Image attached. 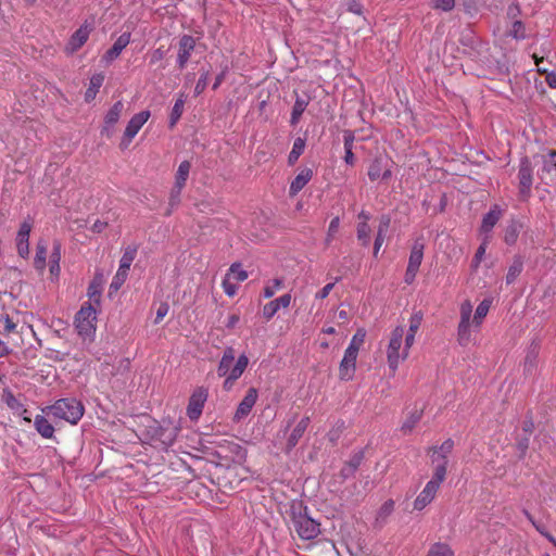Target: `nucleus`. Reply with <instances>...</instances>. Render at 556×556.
Instances as JSON below:
<instances>
[{
  "mask_svg": "<svg viewBox=\"0 0 556 556\" xmlns=\"http://www.w3.org/2000/svg\"><path fill=\"white\" fill-rule=\"evenodd\" d=\"M130 43V34L123 33L114 42V45L103 54L102 62L109 64L116 60L122 51Z\"/></svg>",
  "mask_w": 556,
  "mask_h": 556,
  "instance_id": "obj_19",
  "label": "nucleus"
},
{
  "mask_svg": "<svg viewBox=\"0 0 556 556\" xmlns=\"http://www.w3.org/2000/svg\"><path fill=\"white\" fill-rule=\"evenodd\" d=\"M185 106V100L182 97L178 98L172 109L169 116V126L174 127L182 115Z\"/></svg>",
  "mask_w": 556,
  "mask_h": 556,
  "instance_id": "obj_43",
  "label": "nucleus"
},
{
  "mask_svg": "<svg viewBox=\"0 0 556 556\" xmlns=\"http://www.w3.org/2000/svg\"><path fill=\"white\" fill-rule=\"evenodd\" d=\"M427 556H454V552L445 543H435L431 546Z\"/></svg>",
  "mask_w": 556,
  "mask_h": 556,
  "instance_id": "obj_44",
  "label": "nucleus"
},
{
  "mask_svg": "<svg viewBox=\"0 0 556 556\" xmlns=\"http://www.w3.org/2000/svg\"><path fill=\"white\" fill-rule=\"evenodd\" d=\"M509 35L515 39H523L526 37V28L522 22L516 21L513 24Z\"/></svg>",
  "mask_w": 556,
  "mask_h": 556,
  "instance_id": "obj_53",
  "label": "nucleus"
},
{
  "mask_svg": "<svg viewBox=\"0 0 556 556\" xmlns=\"http://www.w3.org/2000/svg\"><path fill=\"white\" fill-rule=\"evenodd\" d=\"M257 397H258L257 390L253 387L250 388L247 391L244 397L239 403V405L233 414V417H232L233 422H240V421L244 420L250 415L253 406L255 405V403L257 401Z\"/></svg>",
  "mask_w": 556,
  "mask_h": 556,
  "instance_id": "obj_12",
  "label": "nucleus"
},
{
  "mask_svg": "<svg viewBox=\"0 0 556 556\" xmlns=\"http://www.w3.org/2000/svg\"><path fill=\"white\" fill-rule=\"evenodd\" d=\"M290 528L300 539L308 541L320 533V525L307 515V507L302 503H292L289 509Z\"/></svg>",
  "mask_w": 556,
  "mask_h": 556,
  "instance_id": "obj_3",
  "label": "nucleus"
},
{
  "mask_svg": "<svg viewBox=\"0 0 556 556\" xmlns=\"http://www.w3.org/2000/svg\"><path fill=\"white\" fill-rule=\"evenodd\" d=\"M392 160L387 154L376 155L367 167V176L371 182L388 181L392 177Z\"/></svg>",
  "mask_w": 556,
  "mask_h": 556,
  "instance_id": "obj_6",
  "label": "nucleus"
},
{
  "mask_svg": "<svg viewBox=\"0 0 556 556\" xmlns=\"http://www.w3.org/2000/svg\"><path fill=\"white\" fill-rule=\"evenodd\" d=\"M33 229L31 218H26L20 226L16 235V249L21 257L26 258L29 255V236Z\"/></svg>",
  "mask_w": 556,
  "mask_h": 556,
  "instance_id": "obj_13",
  "label": "nucleus"
},
{
  "mask_svg": "<svg viewBox=\"0 0 556 556\" xmlns=\"http://www.w3.org/2000/svg\"><path fill=\"white\" fill-rule=\"evenodd\" d=\"M355 137L351 130H345L343 134L344 150H353Z\"/></svg>",
  "mask_w": 556,
  "mask_h": 556,
  "instance_id": "obj_60",
  "label": "nucleus"
},
{
  "mask_svg": "<svg viewBox=\"0 0 556 556\" xmlns=\"http://www.w3.org/2000/svg\"><path fill=\"white\" fill-rule=\"evenodd\" d=\"M525 515L528 518V520L532 523V526L536 529L538 532H540L543 536L547 533L545 528L542 525L538 523L528 510H525Z\"/></svg>",
  "mask_w": 556,
  "mask_h": 556,
  "instance_id": "obj_62",
  "label": "nucleus"
},
{
  "mask_svg": "<svg viewBox=\"0 0 556 556\" xmlns=\"http://www.w3.org/2000/svg\"><path fill=\"white\" fill-rule=\"evenodd\" d=\"M128 276V270L119 268L117 269L115 276L112 279V282L110 285V295L113 292H117L121 287L124 285Z\"/></svg>",
  "mask_w": 556,
  "mask_h": 556,
  "instance_id": "obj_39",
  "label": "nucleus"
},
{
  "mask_svg": "<svg viewBox=\"0 0 556 556\" xmlns=\"http://www.w3.org/2000/svg\"><path fill=\"white\" fill-rule=\"evenodd\" d=\"M96 308L84 304L75 316V327L81 337H89L96 331Z\"/></svg>",
  "mask_w": 556,
  "mask_h": 556,
  "instance_id": "obj_7",
  "label": "nucleus"
},
{
  "mask_svg": "<svg viewBox=\"0 0 556 556\" xmlns=\"http://www.w3.org/2000/svg\"><path fill=\"white\" fill-rule=\"evenodd\" d=\"M195 46L197 39L191 35H182L179 38L177 49V66L179 70H184L187 66Z\"/></svg>",
  "mask_w": 556,
  "mask_h": 556,
  "instance_id": "obj_10",
  "label": "nucleus"
},
{
  "mask_svg": "<svg viewBox=\"0 0 556 556\" xmlns=\"http://www.w3.org/2000/svg\"><path fill=\"white\" fill-rule=\"evenodd\" d=\"M489 241H490V236H484L480 247L477 249L476 254L473 256V260H472L473 268H478L480 263L482 262L485 251H486V248H488V244H489Z\"/></svg>",
  "mask_w": 556,
  "mask_h": 556,
  "instance_id": "obj_45",
  "label": "nucleus"
},
{
  "mask_svg": "<svg viewBox=\"0 0 556 556\" xmlns=\"http://www.w3.org/2000/svg\"><path fill=\"white\" fill-rule=\"evenodd\" d=\"M182 189H176L175 187L170 191L169 195V205L172 207L177 206L180 202V193Z\"/></svg>",
  "mask_w": 556,
  "mask_h": 556,
  "instance_id": "obj_61",
  "label": "nucleus"
},
{
  "mask_svg": "<svg viewBox=\"0 0 556 556\" xmlns=\"http://www.w3.org/2000/svg\"><path fill=\"white\" fill-rule=\"evenodd\" d=\"M365 338L366 330L364 328H358L352 337V340L345 351L358 355V352L365 342Z\"/></svg>",
  "mask_w": 556,
  "mask_h": 556,
  "instance_id": "obj_32",
  "label": "nucleus"
},
{
  "mask_svg": "<svg viewBox=\"0 0 556 556\" xmlns=\"http://www.w3.org/2000/svg\"><path fill=\"white\" fill-rule=\"evenodd\" d=\"M308 102L303 99V98H300L298 97L295 99V102L293 104V108H292V113H291V119H290V123L291 125H296L303 114V112L305 111L306 106H307Z\"/></svg>",
  "mask_w": 556,
  "mask_h": 556,
  "instance_id": "obj_34",
  "label": "nucleus"
},
{
  "mask_svg": "<svg viewBox=\"0 0 556 556\" xmlns=\"http://www.w3.org/2000/svg\"><path fill=\"white\" fill-rule=\"evenodd\" d=\"M177 437V429L176 428H168V429H161L160 430V442L163 445L164 448L170 446Z\"/></svg>",
  "mask_w": 556,
  "mask_h": 556,
  "instance_id": "obj_40",
  "label": "nucleus"
},
{
  "mask_svg": "<svg viewBox=\"0 0 556 556\" xmlns=\"http://www.w3.org/2000/svg\"><path fill=\"white\" fill-rule=\"evenodd\" d=\"M422 318H424V315L420 311L415 312L409 317V328L405 334V352L407 350H410V348L414 345L415 336L421 326Z\"/></svg>",
  "mask_w": 556,
  "mask_h": 556,
  "instance_id": "obj_23",
  "label": "nucleus"
},
{
  "mask_svg": "<svg viewBox=\"0 0 556 556\" xmlns=\"http://www.w3.org/2000/svg\"><path fill=\"white\" fill-rule=\"evenodd\" d=\"M519 236V225L517 222L513 220L507 227L505 228L504 233V241L511 245L515 244Z\"/></svg>",
  "mask_w": 556,
  "mask_h": 556,
  "instance_id": "obj_42",
  "label": "nucleus"
},
{
  "mask_svg": "<svg viewBox=\"0 0 556 556\" xmlns=\"http://www.w3.org/2000/svg\"><path fill=\"white\" fill-rule=\"evenodd\" d=\"M503 216V210L500 205L494 204L490 211L483 216L480 231L484 233V236H489L494 226Z\"/></svg>",
  "mask_w": 556,
  "mask_h": 556,
  "instance_id": "obj_22",
  "label": "nucleus"
},
{
  "mask_svg": "<svg viewBox=\"0 0 556 556\" xmlns=\"http://www.w3.org/2000/svg\"><path fill=\"white\" fill-rule=\"evenodd\" d=\"M421 418V412L415 410L410 414L409 417L403 422L402 430L405 432H409L414 429V427L418 424Z\"/></svg>",
  "mask_w": 556,
  "mask_h": 556,
  "instance_id": "obj_51",
  "label": "nucleus"
},
{
  "mask_svg": "<svg viewBox=\"0 0 556 556\" xmlns=\"http://www.w3.org/2000/svg\"><path fill=\"white\" fill-rule=\"evenodd\" d=\"M424 251H425V244H424L422 240H420V239L416 240L410 249V254H409L407 266L419 269L422 258H424Z\"/></svg>",
  "mask_w": 556,
  "mask_h": 556,
  "instance_id": "obj_26",
  "label": "nucleus"
},
{
  "mask_svg": "<svg viewBox=\"0 0 556 556\" xmlns=\"http://www.w3.org/2000/svg\"><path fill=\"white\" fill-rule=\"evenodd\" d=\"M542 159V178L544 175H553L556 173V150H549L541 155Z\"/></svg>",
  "mask_w": 556,
  "mask_h": 556,
  "instance_id": "obj_29",
  "label": "nucleus"
},
{
  "mask_svg": "<svg viewBox=\"0 0 556 556\" xmlns=\"http://www.w3.org/2000/svg\"><path fill=\"white\" fill-rule=\"evenodd\" d=\"M208 75H210V74H208V71H205V72H203V73L201 74V76H200V78H199V80L197 81V85H195V87H194V93H195V96L201 94V93L205 90V88H206V86H207V83H208Z\"/></svg>",
  "mask_w": 556,
  "mask_h": 556,
  "instance_id": "obj_54",
  "label": "nucleus"
},
{
  "mask_svg": "<svg viewBox=\"0 0 556 556\" xmlns=\"http://www.w3.org/2000/svg\"><path fill=\"white\" fill-rule=\"evenodd\" d=\"M169 306L167 303L163 302L159 305L156 309V316L154 319V324L161 323V320L168 314Z\"/></svg>",
  "mask_w": 556,
  "mask_h": 556,
  "instance_id": "obj_56",
  "label": "nucleus"
},
{
  "mask_svg": "<svg viewBox=\"0 0 556 556\" xmlns=\"http://www.w3.org/2000/svg\"><path fill=\"white\" fill-rule=\"evenodd\" d=\"M235 358V349L228 346L225 349L217 366L218 377H225L223 389L227 392L233 388L236 381L242 376L249 365V358L245 354L240 355L233 365Z\"/></svg>",
  "mask_w": 556,
  "mask_h": 556,
  "instance_id": "obj_2",
  "label": "nucleus"
},
{
  "mask_svg": "<svg viewBox=\"0 0 556 556\" xmlns=\"http://www.w3.org/2000/svg\"><path fill=\"white\" fill-rule=\"evenodd\" d=\"M405 334L404 326L395 327L390 336L387 346V361L390 370L394 374L402 361H405L409 356V351L405 354V344L403 345V337Z\"/></svg>",
  "mask_w": 556,
  "mask_h": 556,
  "instance_id": "obj_4",
  "label": "nucleus"
},
{
  "mask_svg": "<svg viewBox=\"0 0 556 556\" xmlns=\"http://www.w3.org/2000/svg\"><path fill=\"white\" fill-rule=\"evenodd\" d=\"M291 299H292L291 294L286 293V294L279 296L278 299H275V300L268 302L263 307V317L267 321H269L280 308L289 307V305L291 303Z\"/></svg>",
  "mask_w": 556,
  "mask_h": 556,
  "instance_id": "obj_20",
  "label": "nucleus"
},
{
  "mask_svg": "<svg viewBox=\"0 0 556 556\" xmlns=\"http://www.w3.org/2000/svg\"><path fill=\"white\" fill-rule=\"evenodd\" d=\"M491 305L492 301L489 299H484L482 302H480V304L476 308L472 321H470L472 314V304L470 303V301H465L460 304V319L457 327V341L462 346H467L471 341V324L475 328L479 329L483 323V319L488 315Z\"/></svg>",
  "mask_w": 556,
  "mask_h": 556,
  "instance_id": "obj_1",
  "label": "nucleus"
},
{
  "mask_svg": "<svg viewBox=\"0 0 556 556\" xmlns=\"http://www.w3.org/2000/svg\"><path fill=\"white\" fill-rule=\"evenodd\" d=\"M394 509V502L389 500L382 504L379 510L380 517H388Z\"/></svg>",
  "mask_w": 556,
  "mask_h": 556,
  "instance_id": "obj_57",
  "label": "nucleus"
},
{
  "mask_svg": "<svg viewBox=\"0 0 556 556\" xmlns=\"http://www.w3.org/2000/svg\"><path fill=\"white\" fill-rule=\"evenodd\" d=\"M518 180L520 197L526 199L530 195L533 184V168L528 157H522L520 160L518 169Z\"/></svg>",
  "mask_w": 556,
  "mask_h": 556,
  "instance_id": "obj_8",
  "label": "nucleus"
},
{
  "mask_svg": "<svg viewBox=\"0 0 556 556\" xmlns=\"http://www.w3.org/2000/svg\"><path fill=\"white\" fill-rule=\"evenodd\" d=\"M61 254H62V244L59 240H54L52 251L49 255L48 264H60Z\"/></svg>",
  "mask_w": 556,
  "mask_h": 556,
  "instance_id": "obj_52",
  "label": "nucleus"
},
{
  "mask_svg": "<svg viewBox=\"0 0 556 556\" xmlns=\"http://www.w3.org/2000/svg\"><path fill=\"white\" fill-rule=\"evenodd\" d=\"M92 31V25L85 22L68 39L64 51L66 54H73L78 51L88 40Z\"/></svg>",
  "mask_w": 556,
  "mask_h": 556,
  "instance_id": "obj_11",
  "label": "nucleus"
},
{
  "mask_svg": "<svg viewBox=\"0 0 556 556\" xmlns=\"http://www.w3.org/2000/svg\"><path fill=\"white\" fill-rule=\"evenodd\" d=\"M389 226H390V218L388 216H383L380 220L377 236H376L375 243H374V257H376V258L378 257L380 248L382 247V244L384 242V237L389 229Z\"/></svg>",
  "mask_w": 556,
  "mask_h": 556,
  "instance_id": "obj_27",
  "label": "nucleus"
},
{
  "mask_svg": "<svg viewBox=\"0 0 556 556\" xmlns=\"http://www.w3.org/2000/svg\"><path fill=\"white\" fill-rule=\"evenodd\" d=\"M545 81L551 88L556 89V71L546 73Z\"/></svg>",
  "mask_w": 556,
  "mask_h": 556,
  "instance_id": "obj_64",
  "label": "nucleus"
},
{
  "mask_svg": "<svg viewBox=\"0 0 556 556\" xmlns=\"http://www.w3.org/2000/svg\"><path fill=\"white\" fill-rule=\"evenodd\" d=\"M356 354L345 351L343 358L339 365V379L342 381H350L353 379L356 371Z\"/></svg>",
  "mask_w": 556,
  "mask_h": 556,
  "instance_id": "obj_16",
  "label": "nucleus"
},
{
  "mask_svg": "<svg viewBox=\"0 0 556 556\" xmlns=\"http://www.w3.org/2000/svg\"><path fill=\"white\" fill-rule=\"evenodd\" d=\"M339 227H340V218L338 216H336L331 219V222L329 224L327 236L325 239L326 245H329L332 242V240L334 239L336 235L339 231Z\"/></svg>",
  "mask_w": 556,
  "mask_h": 556,
  "instance_id": "obj_48",
  "label": "nucleus"
},
{
  "mask_svg": "<svg viewBox=\"0 0 556 556\" xmlns=\"http://www.w3.org/2000/svg\"><path fill=\"white\" fill-rule=\"evenodd\" d=\"M283 282L281 279H274L271 283H267L263 289V295L265 299H270L277 291L282 289Z\"/></svg>",
  "mask_w": 556,
  "mask_h": 556,
  "instance_id": "obj_47",
  "label": "nucleus"
},
{
  "mask_svg": "<svg viewBox=\"0 0 556 556\" xmlns=\"http://www.w3.org/2000/svg\"><path fill=\"white\" fill-rule=\"evenodd\" d=\"M48 410L59 419L76 425L84 415V406L76 399L58 400Z\"/></svg>",
  "mask_w": 556,
  "mask_h": 556,
  "instance_id": "obj_5",
  "label": "nucleus"
},
{
  "mask_svg": "<svg viewBox=\"0 0 556 556\" xmlns=\"http://www.w3.org/2000/svg\"><path fill=\"white\" fill-rule=\"evenodd\" d=\"M418 270L419 269H417V268L407 266L406 273H405V282L410 285L415 280Z\"/></svg>",
  "mask_w": 556,
  "mask_h": 556,
  "instance_id": "obj_63",
  "label": "nucleus"
},
{
  "mask_svg": "<svg viewBox=\"0 0 556 556\" xmlns=\"http://www.w3.org/2000/svg\"><path fill=\"white\" fill-rule=\"evenodd\" d=\"M305 149V139L299 137L294 140L292 150L290 151L288 155V163L289 165L295 164V162L299 160V157L303 154Z\"/></svg>",
  "mask_w": 556,
  "mask_h": 556,
  "instance_id": "obj_33",
  "label": "nucleus"
},
{
  "mask_svg": "<svg viewBox=\"0 0 556 556\" xmlns=\"http://www.w3.org/2000/svg\"><path fill=\"white\" fill-rule=\"evenodd\" d=\"M440 485L434 482L428 481L422 491L417 495L414 501V509L422 510L435 498Z\"/></svg>",
  "mask_w": 556,
  "mask_h": 556,
  "instance_id": "obj_18",
  "label": "nucleus"
},
{
  "mask_svg": "<svg viewBox=\"0 0 556 556\" xmlns=\"http://www.w3.org/2000/svg\"><path fill=\"white\" fill-rule=\"evenodd\" d=\"M454 447L452 439L445 440L440 446H432L428 450V455L431 458V464H448V455Z\"/></svg>",
  "mask_w": 556,
  "mask_h": 556,
  "instance_id": "obj_17",
  "label": "nucleus"
},
{
  "mask_svg": "<svg viewBox=\"0 0 556 556\" xmlns=\"http://www.w3.org/2000/svg\"><path fill=\"white\" fill-rule=\"evenodd\" d=\"M150 117L149 111H141L135 114L130 121L128 122L125 132H124V141L126 140L129 143L135 136L139 132L142 126L148 122Z\"/></svg>",
  "mask_w": 556,
  "mask_h": 556,
  "instance_id": "obj_15",
  "label": "nucleus"
},
{
  "mask_svg": "<svg viewBox=\"0 0 556 556\" xmlns=\"http://www.w3.org/2000/svg\"><path fill=\"white\" fill-rule=\"evenodd\" d=\"M433 467V475L430 480V482H434L435 484L440 485L443 483V481L446 478L447 473V464H432Z\"/></svg>",
  "mask_w": 556,
  "mask_h": 556,
  "instance_id": "obj_41",
  "label": "nucleus"
},
{
  "mask_svg": "<svg viewBox=\"0 0 556 556\" xmlns=\"http://www.w3.org/2000/svg\"><path fill=\"white\" fill-rule=\"evenodd\" d=\"M455 5V0H435L434 8L443 11H451Z\"/></svg>",
  "mask_w": 556,
  "mask_h": 556,
  "instance_id": "obj_58",
  "label": "nucleus"
},
{
  "mask_svg": "<svg viewBox=\"0 0 556 556\" xmlns=\"http://www.w3.org/2000/svg\"><path fill=\"white\" fill-rule=\"evenodd\" d=\"M334 285H336V282L327 283L321 290H319L315 294V299L316 300H324V299H326L329 295V293L332 291Z\"/></svg>",
  "mask_w": 556,
  "mask_h": 556,
  "instance_id": "obj_59",
  "label": "nucleus"
},
{
  "mask_svg": "<svg viewBox=\"0 0 556 556\" xmlns=\"http://www.w3.org/2000/svg\"><path fill=\"white\" fill-rule=\"evenodd\" d=\"M226 276L230 277L232 280L237 282H242L247 280L249 277L247 270L242 268V265L240 263L231 264Z\"/></svg>",
  "mask_w": 556,
  "mask_h": 556,
  "instance_id": "obj_36",
  "label": "nucleus"
},
{
  "mask_svg": "<svg viewBox=\"0 0 556 556\" xmlns=\"http://www.w3.org/2000/svg\"><path fill=\"white\" fill-rule=\"evenodd\" d=\"M207 395V390L203 387L197 388L191 394L187 407V415L191 420H198L201 416Z\"/></svg>",
  "mask_w": 556,
  "mask_h": 556,
  "instance_id": "obj_9",
  "label": "nucleus"
},
{
  "mask_svg": "<svg viewBox=\"0 0 556 556\" xmlns=\"http://www.w3.org/2000/svg\"><path fill=\"white\" fill-rule=\"evenodd\" d=\"M370 233H371V228H370L369 224H366V223L357 224V228H356L357 240L365 248H367L370 243Z\"/></svg>",
  "mask_w": 556,
  "mask_h": 556,
  "instance_id": "obj_37",
  "label": "nucleus"
},
{
  "mask_svg": "<svg viewBox=\"0 0 556 556\" xmlns=\"http://www.w3.org/2000/svg\"><path fill=\"white\" fill-rule=\"evenodd\" d=\"M191 169V163L189 161H182L176 172L175 175V188L176 189H184L186 186V182L189 177V173Z\"/></svg>",
  "mask_w": 556,
  "mask_h": 556,
  "instance_id": "obj_30",
  "label": "nucleus"
},
{
  "mask_svg": "<svg viewBox=\"0 0 556 556\" xmlns=\"http://www.w3.org/2000/svg\"><path fill=\"white\" fill-rule=\"evenodd\" d=\"M167 52H168V49L165 48L164 46H161V47L154 49L149 55L150 64L155 65V64L162 62L165 59V56L167 55Z\"/></svg>",
  "mask_w": 556,
  "mask_h": 556,
  "instance_id": "obj_49",
  "label": "nucleus"
},
{
  "mask_svg": "<svg viewBox=\"0 0 556 556\" xmlns=\"http://www.w3.org/2000/svg\"><path fill=\"white\" fill-rule=\"evenodd\" d=\"M309 425V417H303L291 431L287 440V452H290L299 443Z\"/></svg>",
  "mask_w": 556,
  "mask_h": 556,
  "instance_id": "obj_24",
  "label": "nucleus"
},
{
  "mask_svg": "<svg viewBox=\"0 0 556 556\" xmlns=\"http://www.w3.org/2000/svg\"><path fill=\"white\" fill-rule=\"evenodd\" d=\"M236 282L237 281L232 280L230 277H228L226 275L223 279V282H222L223 290L230 298L235 296L238 291V286Z\"/></svg>",
  "mask_w": 556,
  "mask_h": 556,
  "instance_id": "obj_50",
  "label": "nucleus"
},
{
  "mask_svg": "<svg viewBox=\"0 0 556 556\" xmlns=\"http://www.w3.org/2000/svg\"><path fill=\"white\" fill-rule=\"evenodd\" d=\"M103 81H104V74H102V73H97L91 76L89 87L85 93V100L87 102L94 99L99 89L103 85Z\"/></svg>",
  "mask_w": 556,
  "mask_h": 556,
  "instance_id": "obj_31",
  "label": "nucleus"
},
{
  "mask_svg": "<svg viewBox=\"0 0 556 556\" xmlns=\"http://www.w3.org/2000/svg\"><path fill=\"white\" fill-rule=\"evenodd\" d=\"M522 268H523V263H522L521 258H519V257L515 258L506 274V283L507 285L513 283L516 280V278L521 274Z\"/></svg>",
  "mask_w": 556,
  "mask_h": 556,
  "instance_id": "obj_38",
  "label": "nucleus"
},
{
  "mask_svg": "<svg viewBox=\"0 0 556 556\" xmlns=\"http://www.w3.org/2000/svg\"><path fill=\"white\" fill-rule=\"evenodd\" d=\"M124 104L122 101L115 102L112 108L108 111L104 116V125L101 129V134L110 138L113 135L114 126L119 121Z\"/></svg>",
  "mask_w": 556,
  "mask_h": 556,
  "instance_id": "obj_14",
  "label": "nucleus"
},
{
  "mask_svg": "<svg viewBox=\"0 0 556 556\" xmlns=\"http://www.w3.org/2000/svg\"><path fill=\"white\" fill-rule=\"evenodd\" d=\"M47 266V242L40 239L36 244V254L34 258V267L39 274H43Z\"/></svg>",
  "mask_w": 556,
  "mask_h": 556,
  "instance_id": "obj_25",
  "label": "nucleus"
},
{
  "mask_svg": "<svg viewBox=\"0 0 556 556\" xmlns=\"http://www.w3.org/2000/svg\"><path fill=\"white\" fill-rule=\"evenodd\" d=\"M314 172L309 167L302 168L290 184L289 195L295 197L313 178Z\"/></svg>",
  "mask_w": 556,
  "mask_h": 556,
  "instance_id": "obj_21",
  "label": "nucleus"
},
{
  "mask_svg": "<svg viewBox=\"0 0 556 556\" xmlns=\"http://www.w3.org/2000/svg\"><path fill=\"white\" fill-rule=\"evenodd\" d=\"M34 426L38 433L45 439H52L54 434V427L43 416L37 415L35 417Z\"/></svg>",
  "mask_w": 556,
  "mask_h": 556,
  "instance_id": "obj_28",
  "label": "nucleus"
},
{
  "mask_svg": "<svg viewBox=\"0 0 556 556\" xmlns=\"http://www.w3.org/2000/svg\"><path fill=\"white\" fill-rule=\"evenodd\" d=\"M101 283V279L98 280L97 278H94L93 281L88 287V296L97 304L100 303Z\"/></svg>",
  "mask_w": 556,
  "mask_h": 556,
  "instance_id": "obj_46",
  "label": "nucleus"
},
{
  "mask_svg": "<svg viewBox=\"0 0 556 556\" xmlns=\"http://www.w3.org/2000/svg\"><path fill=\"white\" fill-rule=\"evenodd\" d=\"M137 255V247L128 245L121 257L119 268L126 269L129 271L130 266Z\"/></svg>",
  "mask_w": 556,
  "mask_h": 556,
  "instance_id": "obj_35",
  "label": "nucleus"
},
{
  "mask_svg": "<svg viewBox=\"0 0 556 556\" xmlns=\"http://www.w3.org/2000/svg\"><path fill=\"white\" fill-rule=\"evenodd\" d=\"M17 325L9 317L7 316L2 320V333L3 334H10L13 332H16Z\"/></svg>",
  "mask_w": 556,
  "mask_h": 556,
  "instance_id": "obj_55",
  "label": "nucleus"
}]
</instances>
